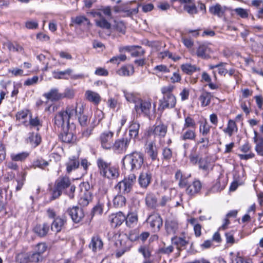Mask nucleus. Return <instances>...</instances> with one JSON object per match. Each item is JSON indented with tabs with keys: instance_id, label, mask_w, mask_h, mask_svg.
I'll list each match as a JSON object with an SVG mask.
<instances>
[{
	"instance_id": "obj_1",
	"label": "nucleus",
	"mask_w": 263,
	"mask_h": 263,
	"mask_svg": "<svg viewBox=\"0 0 263 263\" xmlns=\"http://www.w3.org/2000/svg\"><path fill=\"white\" fill-rule=\"evenodd\" d=\"M143 161L142 154L137 151L126 155L122 159L124 168L132 171L140 169L143 164Z\"/></svg>"
},
{
	"instance_id": "obj_2",
	"label": "nucleus",
	"mask_w": 263,
	"mask_h": 263,
	"mask_svg": "<svg viewBox=\"0 0 263 263\" xmlns=\"http://www.w3.org/2000/svg\"><path fill=\"white\" fill-rule=\"evenodd\" d=\"M71 182L69 177L66 176L60 177L55 181L52 192V199H55L59 198L62 192L69 187Z\"/></svg>"
},
{
	"instance_id": "obj_3",
	"label": "nucleus",
	"mask_w": 263,
	"mask_h": 263,
	"mask_svg": "<svg viewBox=\"0 0 263 263\" xmlns=\"http://www.w3.org/2000/svg\"><path fill=\"white\" fill-rule=\"evenodd\" d=\"M115 245L117 247L116 256L120 257L125 252L129 250L132 246V242L125 235L119 236Z\"/></svg>"
},
{
	"instance_id": "obj_4",
	"label": "nucleus",
	"mask_w": 263,
	"mask_h": 263,
	"mask_svg": "<svg viewBox=\"0 0 263 263\" xmlns=\"http://www.w3.org/2000/svg\"><path fill=\"white\" fill-rule=\"evenodd\" d=\"M136 177L134 174H129L127 178L120 181L115 188L120 193L127 194L130 192L133 185L136 182Z\"/></svg>"
},
{
	"instance_id": "obj_5",
	"label": "nucleus",
	"mask_w": 263,
	"mask_h": 263,
	"mask_svg": "<svg viewBox=\"0 0 263 263\" xmlns=\"http://www.w3.org/2000/svg\"><path fill=\"white\" fill-rule=\"evenodd\" d=\"M63 111L69 122L70 120H76L79 115L83 114L84 108L82 104L77 103L75 105L67 106L65 110Z\"/></svg>"
},
{
	"instance_id": "obj_6",
	"label": "nucleus",
	"mask_w": 263,
	"mask_h": 263,
	"mask_svg": "<svg viewBox=\"0 0 263 263\" xmlns=\"http://www.w3.org/2000/svg\"><path fill=\"white\" fill-rule=\"evenodd\" d=\"M114 135V132L110 130H106L100 134L99 141L103 148L107 150L111 149Z\"/></svg>"
},
{
	"instance_id": "obj_7",
	"label": "nucleus",
	"mask_w": 263,
	"mask_h": 263,
	"mask_svg": "<svg viewBox=\"0 0 263 263\" xmlns=\"http://www.w3.org/2000/svg\"><path fill=\"white\" fill-rule=\"evenodd\" d=\"M176 104V98L174 95L163 96V98L159 100L158 109L164 110L166 108H173Z\"/></svg>"
},
{
	"instance_id": "obj_8",
	"label": "nucleus",
	"mask_w": 263,
	"mask_h": 263,
	"mask_svg": "<svg viewBox=\"0 0 263 263\" xmlns=\"http://www.w3.org/2000/svg\"><path fill=\"white\" fill-rule=\"evenodd\" d=\"M130 141L127 138L117 139L113 142L111 149L119 154L124 153L127 150Z\"/></svg>"
},
{
	"instance_id": "obj_9",
	"label": "nucleus",
	"mask_w": 263,
	"mask_h": 263,
	"mask_svg": "<svg viewBox=\"0 0 263 263\" xmlns=\"http://www.w3.org/2000/svg\"><path fill=\"white\" fill-rule=\"evenodd\" d=\"M172 244L176 246L179 253L185 248L186 246L189 244V237L185 235V233H182L180 236H174L171 238Z\"/></svg>"
},
{
	"instance_id": "obj_10",
	"label": "nucleus",
	"mask_w": 263,
	"mask_h": 263,
	"mask_svg": "<svg viewBox=\"0 0 263 263\" xmlns=\"http://www.w3.org/2000/svg\"><path fill=\"white\" fill-rule=\"evenodd\" d=\"M151 108V102L149 100L138 99L135 105V109L138 114H143L148 115Z\"/></svg>"
},
{
	"instance_id": "obj_11",
	"label": "nucleus",
	"mask_w": 263,
	"mask_h": 263,
	"mask_svg": "<svg viewBox=\"0 0 263 263\" xmlns=\"http://www.w3.org/2000/svg\"><path fill=\"white\" fill-rule=\"evenodd\" d=\"M147 223L154 231H158L162 226V220L158 214H153L149 216L147 219Z\"/></svg>"
},
{
	"instance_id": "obj_12",
	"label": "nucleus",
	"mask_w": 263,
	"mask_h": 263,
	"mask_svg": "<svg viewBox=\"0 0 263 263\" xmlns=\"http://www.w3.org/2000/svg\"><path fill=\"white\" fill-rule=\"evenodd\" d=\"M72 221L75 223H79L84 216L83 210L78 206H73L67 211Z\"/></svg>"
},
{
	"instance_id": "obj_13",
	"label": "nucleus",
	"mask_w": 263,
	"mask_h": 263,
	"mask_svg": "<svg viewBox=\"0 0 263 263\" xmlns=\"http://www.w3.org/2000/svg\"><path fill=\"white\" fill-rule=\"evenodd\" d=\"M167 131V126L163 123H160L158 125H155L152 129L151 132H149V135L151 133L154 135L155 137L161 138L164 137Z\"/></svg>"
},
{
	"instance_id": "obj_14",
	"label": "nucleus",
	"mask_w": 263,
	"mask_h": 263,
	"mask_svg": "<svg viewBox=\"0 0 263 263\" xmlns=\"http://www.w3.org/2000/svg\"><path fill=\"white\" fill-rule=\"evenodd\" d=\"M109 219L111 226L116 228L120 226L125 220V216L122 212H119L110 215Z\"/></svg>"
},
{
	"instance_id": "obj_15",
	"label": "nucleus",
	"mask_w": 263,
	"mask_h": 263,
	"mask_svg": "<svg viewBox=\"0 0 263 263\" xmlns=\"http://www.w3.org/2000/svg\"><path fill=\"white\" fill-rule=\"evenodd\" d=\"M50 225L44 222L36 224L33 228V232L39 237H43L46 236L49 231Z\"/></svg>"
},
{
	"instance_id": "obj_16",
	"label": "nucleus",
	"mask_w": 263,
	"mask_h": 263,
	"mask_svg": "<svg viewBox=\"0 0 263 263\" xmlns=\"http://www.w3.org/2000/svg\"><path fill=\"white\" fill-rule=\"evenodd\" d=\"M54 123L58 127H64L65 124L67 127L69 126V122H68L65 114L64 111H61L57 114L54 118Z\"/></svg>"
},
{
	"instance_id": "obj_17",
	"label": "nucleus",
	"mask_w": 263,
	"mask_h": 263,
	"mask_svg": "<svg viewBox=\"0 0 263 263\" xmlns=\"http://www.w3.org/2000/svg\"><path fill=\"white\" fill-rule=\"evenodd\" d=\"M145 152L152 161L158 159V149L154 142H150L146 144Z\"/></svg>"
},
{
	"instance_id": "obj_18",
	"label": "nucleus",
	"mask_w": 263,
	"mask_h": 263,
	"mask_svg": "<svg viewBox=\"0 0 263 263\" xmlns=\"http://www.w3.org/2000/svg\"><path fill=\"white\" fill-rule=\"evenodd\" d=\"M152 174L149 172H143L139 177L138 182L141 187L146 188L150 184Z\"/></svg>"
},
{
	"instance_id": "obj_19",
	"label": "nucleus",
	"mask_w": 263,
	"mask_h": 263,
	"mask_svg": "<svg viewBox=\"0 0 263 263\" xmlns=\"http://www.w3.org/2000/svg\"><path fill=\"white\" fill-rule=\"evenodd\" d=\"M66 166V171L68 173H71L75 170L80 165L79 157L77 156H71L69 158L68 161L65 163Z\"/></svg>"
},
{
	"instance_id": "obj_20",
	"label": "nucleus",
	"mask_w": 263,
	"mask_h": 263,
	"mask_svg": "<svg viewBox=\"0 0 263 263\" xmlns=\"http://www.w3.org/2000/svg\"><path fill=\"white\" fill-rule=\"evenodd\" d=\"M71 22L78 26H82L89 28L91 24L88 18L84 15H78L71 18Z\"/></svg>"
},
{
	"instance_id": "obj_21",
	"label": "nucleus",
	"mask_w": 263,
	"mask_h": 263,
	"mask_svg": "<svg viewBox=\"0 0 263 263\" xmlns=\"http://www.w3.org/2000/svg\"><path fill=\"white\" fill-rule=\"evenodd\" d=\"M103 241L98 236L92 237L89 245V248L95 252L100 251L103 248Z\"/></svg>"
},
{
	"instance_id": "obj_22",
	"label": "nucleus",
	"mask_w": 263,
	"mask_h": 263,
	"mask_svg": "<svg viewBox=\"0 0 263 263\" xmlns=\"http://www.w3.org/2000/svg\"><path fill=\"white\" fill-rule=\"evenodd\" d=\"M109 204V200L106 195L103 197L102 199H99L97 204L93 208V213L95 214L101 215L103 212L105 204Z\"/></svg>"
},
{
	"instance_id": "obj_23",
	"label": "nucleus",
	"mask_w": 263,
	"mask_h": 263,
	"mask_svg": "<svg viewBox=\"0 0 263 263\" xmlns=\"http://www.w3.org/2000/svg\"><path fill=\"white\" fill-rule=\"evenodd\" d=\"M201 189V182L198 180H196L187 186L186 193L189 195H194L197 194Z\"/></svg>"
},
{
	"instance_id": "obj_24",
	"label": "nucleus",
	"mask_w": 263,
	"mask_h": 263,
	"mask_svg": "<svg viewBox=\"0 0 263 263\" xmlns=\"http://www.w3.org/2000/svg\"><path fill=\"white\" fill-rule=\"evenodd\" d=\"M145 203L147 206L150 209H155L158 204V200L156 196L153 193H148L145 197Z\"/></svg>"
},
{
	"instance_id": "obj_25",
	"label": "nucleus",
	"mask_w": 263,
	"mask_h": 263,
	"mask_svg": "<svg viewBox=\"0 0 263 263\" xmlns=\"http://www.w3.org/2000/svg\"><path fill=\"white\" fill-rule=\"evenodd\" d=\"M140 124L133 121L129 126V135L131 138L137 139L139 136V132L140 129Z\"/></svg>"
},
{
	"instance_id": "obj_26",
	"label": "nucleus",
	"mask_w": 263,
	"mask_h": 263,
	"mask_svg": "<svg viewBox=\"0 0 263 263\" xmlns=\"http://www.w3.org/2000/svg\"><path fill=\"white\" fill-rule=\"evenodd\" d=\"M44 96L48 100L52 101H58L62 99V93L59 92L57 88H52L49 92L44 94Z\"/></svg>"
},
{
	"instance_id": "obj_27",
	"label": "nucleus",
	"mask_w": 263,
	"mask_h": 263,
	"mask_svg": "<svg viewBox=\"0 0 263 263\" xmlns=\"http://www.w3.org/2000/svg\"><path fill=\"white\" fill-rule=\"evenodd\" d=\"M66 219L58 217L54 219L52 223L51 229L55 232H59L66 223Z\"/></svg>"
},
{
	"instance_id": "obj_28",
	"label": "nucleus",
	"mask_w": 263,
	"mask_h": 263,
	"mask_svg": "<svg viewBox=\"0 0 263 263\" xmlns=\"http://www.w3.org/2000/svg\"><path fill=\"white\" fill-rule=\"evenodd\" d=\"M61 140L65 143H70L72 142L73 138V134L71 130H69L68 127L63 128V132L60 135Z\"/></svg>"
},
{
	"instance_id": "obj_29",
	"label": "nucleus",
	"mask_w": 263,
	"mask_h": 263,
	"mask_svg": "<svg viewBox=\"0 0 263 263\" xmlns=\"http://www.w3.org/2000/svg\"><path fill=\"white\" fill-rule=\"evenodd\" d=\"M165 229L168 234H174L178 229L177 222L174 220H167L165 222Z\"/></svg>"
},
{
	"instance_id": "obj_30",
	"label": "nucleus",
	"mask_w": 263,
	"mask_h": 263,
	"mask_svg": "<svg viewBox=\"0 0 263 263\" xmlns=\"http://www.w3.org/2000/svg\"><path fill=\"white\" fill-rule=\"evenodd\" d=\"M97 164L101 175L103 176H104L105 172L108 171L111 166L109 163L107 162L101 158L97 159Z\"/></svg>"
},
{
	"instance_id": "obj_31",
	"label": "nucleus",
	"mask_w": 263,
	"mask_h": 263,
	"mask_svg": "<svg viewBox=\"0 0 263 263\" xmlns=\"http://www.w3.org/2000/svg\"><path fill=\"white\" fill-rule=\"evenodd\" d=\"M196 129L187 128L185 130L182 129L180 138L183 140H194L196 138Z\"/></svg>"
},
{
	"instance_id": "obj_32",
	"label": "nucleus",
	"mask_w": 263,
	"mask_h": 263,
	"mask_svg": "<svg viewBox=\"0 0 263 263\" xmlns=\"http://www.w3.org/2000/svg\"><path fill=\"white\" fill-rule=\"evenodd\" d=\"M211 53V49L208 46V45L205 44L200 45L197 50V55L203 59L209 58Z\"/></svg>"
},
{
	"instance_id": "obj_33",
	"label": "nucleus",
	"mask_w": 263,
	"mask_h": 263,
	"mask_svg": "<svg viewBox=\"0 0 263 263\" xmlns=\"http://www.w3.org/2000/svg\"><path fill=\"white\" fill-rule=\"evenodd\" d=\"M29 153L27 152H23L18 153H12L10 155L11 160L16 162H24L29 157Z\"/></svg>"
},
{
	"instance_id": "obj_34",
	"label": "nucleus",
	"mask_w": 263,
	"mask_h": 263,
	"mask_svg": "<svg viewBox=\"0 0 263 263\" xmlns=\"http://www.w3.org/2000/svg\"><path fill=\"white\" fill-rule=\"evenodd\" d=\"M85 97L87 100L95 104H99L101 101L100 95L98 93L91 90L86 91Z\"/></svg>"
},
{
	"instance_id": "obj_35",
	"label": "nucleus",
	"mask_w": 263,
	"mask_h": 263,
	"mask_svg": "<svg viewBox=\"0 0 263 263\" xmlns=\"http://www.w3.org/2000/svg\"><path fill=\"white\" fill-rule=\"evenodd\" d=\"M126 203V198L121 194H118L113 199V205L116 208L125 206Z\"/></svg>"
},
{
	"instance_id": "obj_36",
	"label": "nucleus",
	"mask_w": 263,
	"mask_h": 263,
	"mask_svg": "<svg viewBox=\"0 0 263 263\" xmlns=\"http://www.w3.org/2000/svg\"><path fill=\"white\" fill-rule=\"evenodd\" d=\"M254 142L256 143L255 151L258 155L263 156V141L261 139L258 140L257 138V133L254 131Z\"/></svg>"
},
{
	"instance_id": "obj_37",
	"label": "nucleus",
	"mask_w": 263,
	"mask_h": 263,
	"mask_svg": "<svg viewBox=\"0 0 263 263\" xmlns=\"http://www.w3.org/2000/svg\"><path fill=\"white\" fill-rule=\"evenodd\" d=\"M212 97V95L211 93L206 91L203 92L199 98L201 106L203 107L208 106L210 104Z\"/></svg>"
},
{
	"instance_id": "obj_38",
	"label": "nucleus",
	"mask_w": 263,
	"mask_h": 263,
	"mask_svg": "<svg viewBox=\"0 0 263 263\" xmlns=\"http://www.w3.org/2000/svg\"><path fill=\"white\" fill-rule=\"evenodd\" d=\"M117 72L121 76H129L134 72V67H121Z\"/></svg>"
},
{
	"instance_id": "obj_39",
	"label": "nucleus",
	"mask_w": 263,
	"mask_h": 263,
	"mask_svg": "<svg viewBox=\"0 0 263 263\" xmlns=\"http://www.w3.org/2000/svg\"><path fill=\"white\" fill-rule=\"evenodd\" d=\"M119 176L118 169L114 166H111V167L105 172L104 177H105L109 179H116Z\"/></svg>"
},
{
	"instance_id": "obj_40",
	"label": "nucleus",
	"mask_w": 263,
	"mask_h": 263,
	"mask_svg": "<svg viewBox=\"0 0 263 263\" xmlns=\"http://www.w3.org/2000/svg\"><path fill=\"white\" fill-rule=\"evenodd\" d=\"M190 224L194 227V231L195 235L196 237H199L201 234V226L199 223H197V219L194 218H192L189 220Z\"/></svg>"
},
{
	"instance_id": "obj_41",
	"label": "nucleus",
	"mask_w": 263,
	"mask_h": 263,
	"mask_svg": "<svg viewBox=\"0 0 263 263\" xmlns=\"http://www.w3.org/2000/svg\"><path fill=\"white\" fill-rule=\"evenodd\" d=\"M196 124L195 120L190 116L185 118L184 124L183 129L185 130L187 128L196 129Z\"/></svg>"
},
{
	"instance_id": "obj_42",
	"label": "nucleus",
	"mask_w": 263,
	"mask_h": 263,
	"mask_svg": "<svg viewBox=\"0 0 263 263\" xmlns=\"http://www.w3.org/2000/svg\"><path fill=\"white\" fill-rule=\"evenodd\" d=\"M211 158L209 159L208 157L200 159L199 161V167L205 171L209 170L210 168L212 170V167L211 164Z\"/></svg>"
},
{
	"instance_id": "obj_43",
	"label": "nucleus",
	"mask_w": 263,
	"mask_h": 263,
	"mask_svg": "<svg viewBox=\"0 0 263 263\" xmlns=\"http://www.w3.org/2000/svg\"><path fill=\"white\" fill-rule=\"evenodd\" d=\"M28 140L32 146L34 147L37 146L41 142V138L37 134H31Z\"/></svg>"
},
{
	"instance_id": "obj_44",
	"label": "nucleus",
	"mask_w": 263,
	"mask_h": 263,
	"mask_svg": "<svg viewBox=\"0 0 263 263\" xmlns=\"http://www.w3.org/2000/svg\"><path fill=\"white\" fill-rule=\"evenodd\" d=\"M96 24L98 27L103 29H109L111 27V24L104 17L96 20Z\"/></svg>"
},
{
	"instance_id": "obj_45",
	"label": "nucleus",
	"mask_w": 263,
	"mask_h": 263,
	"mask_svg": "<svg viewBox=\"0 0 263 263\" xmlns=\"http://www.w3.org/2000/svg\"><path fill=\"white\" fill-rule=\"evenodd\" d=\"M183 9L189 14L192 15L196 14L198 12L197 9L195 5L193 3V1H192L191 4L184 5Z\"/></svg>"
},
{
	"instance_id": "obj_46",
	"label": "nucleus",
	"mask_w": 263,
	"mask_h": 263,
	"mask_svg": "<svg viewBox=\"0 0 263 263\" xmlns=\"http://www.w3.org/2000/svg\"><path fill=\"white\" fill-rule=\"evenodd\" d=\"M126 224L130 227L133 224L136 223L138 221V215L136 213H129L125 218Z\"/></svg>"
},
{
	"instance_id": "obj_47",
	"label": "nucleus",
	"mask_w": 263,
	"mask_h": 263,
	"mask_svg": "<svg viewBox=\"0 0 263 263\" xmlns=\"http://www.w3.org/2000/svg\"><path fill=\"white\" fill-rule=\"evenodd\" d=\"M226 182L224 176L220 174L218 178L217 179V183L215 184V187L220 191L222 190L226 186Z\"/></svg>"
},
{
	"instance_id": "obj_48",
	"label": "nucleus",
	"mask_w": 263,
	"mask_h": 263,
	"mask_svg": "<svg viewBox=\"0 0 263 263\" xmlns=\"http://www.w3.org/2000/svg\"><path fill=\"white\" fill-rule=\"evenodd\" d=\"M237 130V128L235 121L230 120H229L227 128L225 129V132L228 133L229 136H231L234 132Z\"/></svg>"
},
{
	"instance_id": "obj_49",
	"label": "nucleus",
	"mask_w": 263,
	"mask_h": 263,
	"mask_svg": "<svg viewBox=\"0 0 263 263\" xmlns=\"http://www.w3.org/2000/svg\"><path fill=\"white\" fill-rule=\"evenodd\" d=\"M5 45L10 51L21 52L23 51L22 47L16 43H12L9 42L6 43Z\"/></svg>"
},
{
	"instance_id": "obj_50",
	"label": "nucleus",
	"mask_w": 263,
	"mask_h": 263,
	"mask_svg": "<svg viewBox=\"0 0 263 263\" xmlns=\"http://www.w3.org/2000/svg\"><path fill=\"white\" fill-rule=\"evenodd\" d=\"M19 175L21 176V178L16 179L17 182V185L15 189L16 191H18L22 188L25 181L26 173L25 172H21Z\"/></svg>"
},
{
	"instance_id": "obj_51",
	"label": "nucleus",
	"mask_w": 263,
	"mask_h": 263,
	"mask_svg": "<svg viewBox=\"0 0 263 263\" xmlns=\"http://www.w3.org/2000/svg\"><path fill=\"white\" fill-rule=\"evenodd\" d=\"M47 249V246L44 242L39 243L34 248V251L42 256V254L45 252Z\"/></svg>"
},
{
	"instance_id": "obj_52",
	"label": "nucleus",
	"mask_w": 263,
	"mask_h": 263,
	"mask_svg": "<svg viewBox=\"0 0 263 263\" xmlns=\"http://www.w3.org/2000/svg\"><path fill=\"white\" fill-rule=\"evenodd\" d=\"M71 72V70L69 69L65 71H61L59 72H53V77L55 79H66V76H69Z\"/></svg>"
},
{
	"instance_id": "obj_53",
	"label": "nucleus",
	"mask_w": 263,
	"mask_h": 263,
	"mask_svg": "<svg viewBox=\"0 0 263 263\" xmlns=\"http://www.w3.org/2000/svg\"><path fill=\"white\" fill-rule=\"evenodd\" d=\"M30 253L20 254L17 257V259L20 263L30 262Z\"/></svg>"
},
{
	"instance_id": "obj_54",
	"label": "nucleus",
	"mask_w": 263,
	"mask_h": 263,
	"mask_svg": "<svg viewBox=\"0 0 263 263\" xmlns=\"http://www.w3.org/2000/svg\"><path fill=\"white\" fill-rule=\"evenodd\" d=\"M126 59V57L124 54H120L119 56L114 57L110 60V62L115 65H119L121 61H124Z\"/></svg>"
},
{
	"instance_id": "obj_55",
	"label": "nucleus",
	"mask_w": 263,
	"mask_h": 263,
	"mask_svg": "<svg viewBox=\"0 0 263 263\" xmlns=\"http://www.w3.org/2000/svg\"><path fill=\"white\" fill-rule=\"evenodd\" d=\"M210 129V126L209 125H208L206 121L201 123L199 127V130L200 132L203 135H207L209 133Z\"/></svg>"
},
{
	"instance_id": "obj_56",
	"label": "nucleus",
	"mask_w": 263,
	"mask_h": 263,
	"mask_svg": "<svg viewBox=\"0 0 263 263\" xmlns=\"http://www.w3.org/2000/svg\"><path fill=\"white\" fill-rule=\"evenodd\" d=\"M163 158L165 160H170L172 157V149L168 147H164L162 151Z\"/></svg>"
},
{
	"instance_id": "obj_57",
	"label": "nucleus",
	"mask_w": 263,
	"mask_h": 263,
	"mask_svg": "<svg viewBox=\"0 0 263 263\" xmlns=\"http://www.w3.org/2000/svg\"><path fill=\"white\" fill-rule=\"evenodd\" d=\"M124 93L126 99L129 102H134L136 104V102L138 101V99H140L133 93H129L125 91H124Z\"/></svg>"
},
{
	"instance_id": "obj_58",
	"label": "nucleus",
	"mask_w": 263,
	"mask_h": 263,
	"mask_svg": "<svg viewBox=\"0 0 263 263\" xmlns=\"http://www.w3.org/2000/svg\"><path fill=\"white\" fill-rule=\"evenodd\" d=\"M168 57L170 59H172L174 61L178 60L180 58L178 56H173V54L168 51H165L162 52H160L159 54V58H164V57Z\"/></svg>"
},
{
	"instance_id": "obj_59",
	"label": "nucleus",
	"mask_w": 263,
	"mask_h": 263,
	"mask_svg": "<svg viewBox=\"0 0 263 263\" xmlns=\"http://www.w3.org/2000/svg\"><path fill=\"white\" fill-rule=\"evenodd\" d=\"M28 113L29 110L27 109L21 110L16 114V118L17 120L23 121L27 117Z\"/></svg>"
},
{
	"instance_id": "obj_60",
	"label": "nucleus",
	"mask_w": 263,
	"mask_h": 263,
	"mask_svg": "<svg viewBox=\"0 0 263 263\" xmlns=\"http://www.w3.org/2000/svg\"><path fill=\"white\" fill-rule=\"evenodd\" d=\"M174 87L173 85H168L163 86L161 88V91L163 96H168L169 95H173L172 91Z\"/></svg>"
},
{
	"instance_id": "obj_61",
	"label": "nucleus",
	"mask_w": 263,
	"mask_h": 263,
	"mask_svg": "<svg viewBox=\"0 0 263 263\" xmlns=\"http://www.w3.org/2000/svg\"><path fill=\"white\" fill-rule=\"evenodd\" d=\"M138 251L141 253L145 259H148L151 256V252L146 246H142L139 248Z\"/></svg>"
},
{
	"instance_id": "obj_62",
	"label": "nucleus",
	"mask_w": 263,
	"mask_h": 263,
	"mask_svg": "<svg viewBox=\"0 0 263 263\" xmlns=\"http://www.w3.org/2000/svg\"><path fill=\"white\" fill-rule=\"evenodd\" d=\"M30 262H38L42 260V256L38 254L35 251L33 253H30Z\"/></svg>"
},
{
	"instance_id": "obj_63",
	"label": "nucleus",
	"mask_w": 263,
	"mask_h": 263,
	"mask_svg": "<svg viewBox=\"0 0 263 263\" xmlns=\"http://www.w3.org/2000/svg\"><path fill=\"white\" fill-rule=\"evenodd\" d=\"M171 200V198L169 196H163L161 197L159 202L158 203V206L164 207L168 205Z\"/></svg>"
},
{
	"instance_id": "obj_64",
	"label": "nucleus",
	"mask_w": 263,
	"mask_h": 263,
	"mask_svg": "<svg viewBox=\"0 0 263 263\" xmlns=\"http://www.w3.org/2000/svg\"><path fill=\"white\" fill-rule=\"evenodd\" d=\"M115 28L118 31L122 33V34H124L125 33L126 27L123 22H116Z\"/></svg>"
}]
</instances>
